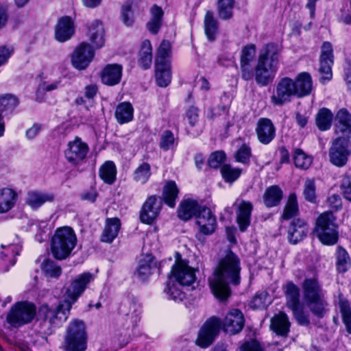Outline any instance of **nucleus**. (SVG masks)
<instances>
[{
	"mask_svg": "<svg viewBox=\"0 0 351 351\" xmlns=\"http://www.w3.org/2000/svg\"><path fill=\"white\" fill-rule=\"evenodd\" d=\"M95 280L94 274L84 272L75 276L65 293V300L54 308L43 304L39 309L40 316L47 320L50 324L58 326L65 322L74 304L86 289Z\"/></svg>",
	"mask_w": 351,
	"mask_h": 351,
	"instance_id": "f257e3e1",
	"label": "nucleus"
},
{
	"mask_svg": "<svg viewBox=\"0 0 351 351\" xmlns=\"http://www.w3.org/2000/svg\"><path fill=\"white\" fill-rule=\"evenodd\" d=\"M240 263L237 256L228 251L220 259L213 276L209 280L210 287L216 298L223 300L229 296V284L238 285L240 283Z\"/></svg>",
	"mask_w": 351,
	"mask_h": 351,
	"instance_id": "f03ea898",
	"label": "nucleus"
},
{
	"mask_svg": "<svg viewBox=\"0 0 351 351\" xmlns=\"http://www.w3.org/2000/svg\"><path fill=\"white\" fill-rule=\"evenodd\" d=\"M195 280L194 269L189 265L187 261L182 259L181 255L177 253L165 289L168 298L178 302L182 301L185 298L182 288L193 285Z\"/></svg>",
	"mask_w": 351,
	"mask_h": 351,
	"instance_id": "7ed1b4c3",
	"label": "nucleus"
},
{
	"mask_svg": "<svg viewBox=\"0 0 351 351\" xmlns=\"http://www.w3.org/2000/svg\"><path fill=\"white\" fill-rule=\"evenodd\" d=\"M76 243L77 237L72 228H58L51 239V253L56 259L63 260L71 254Z\"/></svg>",
	"mask_w": 351,
	"mask_h": 351,
	"instance_id": "20e7f679",
	"label": "nucleus"
},
{
	"mask_svg": "<svg viewBox=\"0 0 351 351\" xmlns=\"http://www.w3.org/2000/svg\"><path fill=\"white\" fill-rule=\"evenodd\" d=\"M314 233L324 245H332L337 242V226L332 212H325L319 216Z\"/></svg>",
	"mask_w": 351,
	"mask_h": 351,
	"instance_id": "39448f33",
	"label": "nucleus"
},
{
	"mask_svg": "<svg viewBox=\"0 0 351 351\" xmlns=\"http://www.w3.org/2000/svg\"><path fill=\"white\" fill-rule=\"evenodd\" d=\"M86 333L84 323L73 319L69 324L64 341L66 351H84L86 349Z\"/></svg>",
	"mask_w": 351,
	"mask_h": 351,
	"instance_id": "423d86ee",
	"label": "nucleus"
},
{
	"mask_svg": "<svg viewBox=\"0 0 351 351\" xmlns=\"http://www.w3.org/2000/svg\"><path fill=\"white\" fill-rule=\"evenodd\" d=\"M36 315L34 304L27 302L16 303L7 315L8 322L14 327H19L30 322Z\"/></svg>",
	"mask_w": 351,
	"mask_h": 351,
	"instance_id": "0eeeda50",
	"label": "nucleus"
},
{
	"mask_svg": "<svg viewBox=\"0 0 351 351\" xmlns=\"http://www.w3.org/2000/svg\"><path fill=\"white\" fill-rule=\"evenodd\" d=\"M221 327V321L217 317L208 319L200 328L195 340L197 346L206 348L213 344Z\"/></svg>",
	"mask_w": 351,
	"mask_h": 351,
	"instance_id": "6e6552de",
	"label": "nucleus"
},
{
	"mask_svg": "<svg viewBox=\"0 0 351 351\" xmlns=\"http://www.w3.org/2000/svg\"><path fill=\"white\" fill-rule=\"evenodd\" d=\"M351 138L339 136L332 142L329 152L330 161L337 167L344 166L351 154Z\"/></svg>",
	"mask_w": 351,
	"mask_h": 351,
	"instance_id": "1a4fd4ad",
	"label": "nucleus"
},
{
	"mask_svg": "<svg viewBox=\"0 0 351 351\" xmlns=\"http://www.w3.org/2000/svg\"><path fill=\"white\" fill-rule=\"evenodd\" d=\"M293 97H295L293 79L285 77L276 84L271 96V102L274 106H281L290 102Z\"/></svg>",
	"mask_w": 351,
	"mask_h": 351,
	"instance_id": "9d476101",
	"label": "nucleus"
},
{
	"mask_svg": "<svg viewBox=\"0 0 351 351\" xmlns=\"http://www.w3.org/2000/svg\"><path fill=\"white\" fill-rule=\"evenodd\" d=\"M88 151V144L80 137L76 136L74 140L68 143L64 151V156L69 163L77 165L85 160Z\"/></svg>",
	"mask_w": 351,
	"mask_h": 351,
	"instance_id": "9b49d317",
	"label": "nucleus"
},
{
	"mask_svg": "<svg viewBox=\"0 0 351 351\" xmlns=\"http://www.w3.org/2000/svg\"><path fill=\"white\" fill-rule=\"evenodd\" d=\"M95 51L93 47L86 42H82L75 47L72 53V65L77 70H84L93 61Z\"/></svg>",
	"mask_w": 351,
	"mask_h": 351,
	"instance_id": "f8f14e48",
	"label": "nucleus"
},
{
	"mask_svg": "<svg viewBox=\"0 0 351 351\" xmlns=\"http://www.w3.org/2000/svg\"><path fill=\"white\" fill-rule=\"evenodd\" d=\"M333 49L330 43L324 42L321 47L320 66L319 72L320 81L325 84L329 82L332 77V66L333 64Z\"/></svg>",
	"mask_w": 351,
	"mask_h": 351,
	"instance_id": "ddd939ff",
	"label": "nucleus"
},
{
	"mask_svg": "<svg viewBox=\"0 0 351 351\" xmlns=\"http://www.w3.org/2000/svg\"><path fill=\"white\" fill-rule=\"evenodd\" d=\"M162 202L160 197L151 195L144 202L141 213V221L147 224H151L158 216L162 208Z\"/></svg>",
	"mask_w": 351,
	"mask_h": 351,
	"instance_id": "4468645a",
	"label": "nucleus"
},
{
	"mask_svg": "<svg viewBox=\"0 0 351 351\" xmlns=\"http://www.w3.org/2000/svg\"><path fill=\"white\" fill-rule=\"evenodd\" d=\"M244 322L245 319L242 312L238 309H232L221 322V328L226 333L233 335L242 330Z\"/></svg>",
	"mask_w": 351,
	"mask_h": 351,
	"instance_id": "2eb2a0df",
	"label": "nucleus"
},
{
	"mask_svg": "<svg viewBox=\"0 0 351 351\" xmlns=\"http://www.w3.org/2000/svg\"><path fill=\"white\" fill-rule=\"evenodd\" d=\"M199 232L203 234H213L216 228L217 220L210 208L203 206L196 217Z\"/></svg>",
	"mask_w": 351,
	"mask_h": 351,
	"instance_id": "dca6fc26",
	"label": "nucleus"
},
{
	"mask_svg": "<svg viewBox=\"0 0 351 351\" xmlns=\"http://www.w3.org/2000/svg\"><path fill=\"white\" fill-rule=\"evenodd\" d=\"M21 251V245L18 241L16 243L2 244L0 247V261L5 267V271L13 266L16 261V256Z\"/></svg>",
	"mask_w": 351,
	"mask_h": 351,
	"instance_id": "f3484780",
	"label": "nucleus"
},
{
	"mask_svg": "<svg viewBox=\"0 0 351 351\" xmlns=\"http://www.w3.org/2000/svg\"><path fill=\"white\" fill-rule=\"evenodd\" d=\"M234 206H237V221L241 232L246 230L250 223L252 204L242 199H236Z\"/></svg>",
	"mask_w": 351,
	"mask_h": 351,
	"instance_id": "a211bd4d",
	"label": "nucleus"
},
{
	"mask_svg": "<svg viewBox=\"0 0 351 351\" xmlns=\"http://www.w3.org/2000/svg\"><path fill=\"white\" fill-rule=\"evenodd\" d=\"M280 51L278 45L267 44L260 51L258 60L277 69Z\"/></svg>",
	"mask_w": 351,
	"mask_h": 351,
	"instance_id": "6ab92c4d",
	"label": "nucleus"
},
{
	"mask_svg": "<svg viewBox=\"0 0 351 351\" xmlns=\"http://www.w3.org/2000/svg\"><path fill=\"white\" fill-rule=\"evenodd\" d=\"M258 141L264 145L269 144L276 136V128L271 121L267 118L258 120L256 128Z\"/></svg>",
	"mask_w": 351,
	"mask_h": 351,
	"instance_id": "aec40b11",
	"label": "nucleus"
},
{
	"mask_svg": "<svg viewBox=\"0 0 351 351\" xmlns=\"http://www.w3.org/2000/svg\"><path fill=\"white\" fill-rule=\"evenodd\" d=\"M302 287L305 302L324 295L322 285L318 282L316 276L306 277L302 282Z\"/></svg>",
	"mask_w": 351,
	"mask_h": 351,
	"instance_id": "412c9836",
	"label": "nucleus"
},
{
	"mask_svg": "<svg viewBox=\"0 0 351 351\" xmlns=\"http://www.w3.org/2000/svg\"><path fill=\"white\" fill-rule=\"evenodd\" d=\"M75 33L74 23L71 17H61L55 28V38L61 43L69 40Z\"/></svg>",
	"mask_w": 351,
	"mask_h": 351,
	"instance_id": "4be33fe9",
	"label": "nucleus"
},
{
	"mask_svg": "<svg viewBox=\"0 0 351 351\" xmlns=\"http://www.w3.org/2000/svg\"><path fill=\"white\" fill-rule=\"evenodd\" d=\"M335 133L339 136L351 138V114L345 110L338 111L335 118Z\"/></svg>",
	"mask_w": 351,
	"mask_h": 351,
	"instance_id": "5701e85b",
	"label": "nucleus"
},
{
	"mask_svg": "<svg viewBox=\"0 0 351 351\" xmlns=\"http://www.w3.org/2000/svg\"><path fill=\"white\" fill-rule=\"evenodd\" d=\"M293 88L296 97L301 98L310 95L313 88V81L311 75L307 72L299 73L293 80Z\"/></svg>",
	"mask_w": 351,
	"mask_h": 351,
	"instance_id": "b1692460",
	"label": "nucleus"
},
{
	"mask_svg": "<svg viewBox=\"0 0 351 351\" xmlns=\"http://www.w3.org/2000/svg\"><path fill=\"white\" fill-rule=\"evenodd\" d=\"M87 36L93 45V48L98 49L104 45V29L99 20H94L87 25Z\"/></svg>",
	"mask_w": 351,
	"mask_h": 351,
	"instance_id": "393cba45",
	"label": "nucleus"
},
{
	"mask_svg": "<svg viewBox=\"0 0 351 351\" xmlns=\"http://www.w3.org/2000/svg\"><path fill=\"white\" fill-rule=\"evenodd\" d=\"M202 208L203 206L199 205L196 200L183 199L178 208V217L183 221H188L194 216L197 217Z\"/></svg>",
	"mask_w": 351,
	"mask_h": 351,
	"instance_id": "a878e982",
	"label": "nucleus"
},
{
	"mask_svg": "<svg viewBox=\"0 0 351 351\" xmlns=\"http://www.w3.org/2000/svg\"><path fill=\"white\" fill-rule=\"evenodd\" d=\"M308 231V225L304 220H293L288 230V239L291 243L296 244L302 241Z\"/></svg>",
	"mask_w": 351,
	"mask_h": 351,
	"instance_id": "bb28decb",
	"label": "nucleus"
},
{
	"mask_svg": "<svg viewBox=\"0 0 351 351\" xmlns=\"http://www.w3.org/2000/svg\"><path fill=\"white\" fill-rule=\"evenodd\" d=\"M54 197V195L51 193L29 191L27 194L25 202L32 209L36 210L46 202H53Z\"/></svg>",
	"mask_w": 351,
	"mask_h": 351,
	"instance_id": "cd10ccee",
	"label": "nucleus"
},
{
	"mask_svg": "<svg viewBox=\"0 0 351 351\" xmlns=\"http://www.w3.org/2000/svg\"><path fill=\"white\" fill-rule=\"evenodd\" d=\"M122 66L117 64L106 65L101 73V78L104 84L114 86L119 83L122 76Z\"/></svg>",
	"mask_w": 351,
	"mask_h": 351,
	"instance_id": "c85d7f7f",
	"label": "nucleus"
},
{
	"mask_svg": "<svg viewBox=\"0 0 351 351\" xmlns=\"http://www.w3.org/2000/svg\"><path fill=\"white\" fill-rule=\"evenodd\" d=\"M18 198L16 192L10 188L0 189V214L6 213L15 206Z\"/></svg>",
	"mask_w": 351,
	"mask_h": 351,
	"instance_id": "c756f323",
	"label": "nucleus"
},
{
	"mask_svg": "<svg viewBox=\"0 0 351 351\" xmlns=\"http://www.w3.org/2000/svg\"><path fill=\"white\" fill-rule=\"evenodd\" d=\"M276 70V69L270 67V66L258 60L254 69V77L256 83L261 86L267 85L273 79V73Z\"/></svg>",
	"mask_w": 351,
	"mask_h": 351,
	"instance_id": "7c9ffc66",
	"label": "nucleus"
},
{
	"mask_svg": "<svg viewBox=\"0 0 351 351\" xmlns=\"http://www.w3.org/2000/svg\"><path fill=\"white\" fill-rule=\"evenodd\" d=\"M121 228V221L119 219L108 218L106 220L105 226L101 234V241L102 242L112 243L117 237Z\"/></svg>",
	"mask_w": 351,
	"mask_h": 351,
	"instance_id": "2f4dec72",
	"label": "nucleus"
},
{
	"mask_svg": "<svg viewBox=\"0 0 351 351\" xmlns=\"http://www.w3.org/2000/svg\"><path fill=\"white\" fill-rule=\"evenodd\" d=\"M271 329L278 335L287 336L290 328V322L287 315L280 312L275 315L271 319Z\"/></svg>",
	"mask_w": 351,
	"mask_h": 351,
	"instance_id": "473e14b6",
	"label": "nucleus"
},
{
	"mask_svg": "<svg viewBox=\"0 0 351 351\" xmlns=\"http://www.w3.org/2000/svg\"><path fill=\"white\" fill-rule=\"evenodd\" d=\"M287 306L288 308H295L300 305V290L293 282H287L283 287Z\"/></svg>",
	"mask_w": 351,
	"mask_h": 351,
	"instance_id": "72a5a7b5",
	"label": "nucleus"
},
{
	"mask_svg": "<svg viewBox=\"0 0 351 351\" xmlns=\"http://www.w3.org/2000/svg\"><path fill=\"white\" fill-rule=\"evenodd\" d=\"M156 80L160 87L167 86L171 81L170 64H155Z\"/></svg>",
	"mask_w": 351,
	"mask_h": 351,
	"instance_id": "f704fd0d",
	"label": "nucleus"
},
{
	"mask_svg": "<svg viewBox=\"0 0 351 351\" xmlns=\"http://www.w3.org/2000/svg\"><path fill=\"white\" fill-rule=\"evenodd\" d=\"M134 109L129 102L119 104L115 110V117L120 124L131 121L133 119Z\"/></svg>",
	"mask_w": 351,
	"mask_h": 351,
	"instance_id": "c9c22d12",
	"label": "nucleus"
},
{
	"mask_svg": "<svg viewBox=\"0 0 351 351\" xmlns=\"http://www.w3.org/2000/svg\"><path fill=\"white\" fill-rule=\"evenodd\" d=\"M121 311L127 316H130L133 322L139 320L141 306L135 300L127 299L121 304Z\"/></svg>",
	"mask_w": 351,
	"mask_h": 351,
	"instance_id": "e433bc0d",
	"label": "nucleus"
},
{
	"mask_svg": "<svg viewBox=\"0 0 351 351\" xmlns=\"http://www.w3.org/2000/svg\"><path fill=\"white\" fill-rule=\"evenodd\" d=\"M99 175L105 183L113 184L117 176V168L114 163L110 160L104 162L99 168Z\"/></svg>",
	"mask_w": 351,
	"mask_h": 351,
	"instance_id": "4c0bfd02",
	"label": "nucleus"
},
{
	"mask_svg": "<svg viewBox=\"0 0 351 351\" xmlns=\"http://www.w3.org/2000/svg\"><path fill=\"white\" fill-rule=\"evenodd\" d=\"M282 197V191L277 186H271L267 189L263 196L264 204L267 207L277 206Z\"/></svg>",
	"mask_w": 351,
	"mask_h": 351,
	"instance_id": "58836bf2",
	"label": "nucleus"
},
{
	"mask_svg": "<svg viewBox=\"0 0 351 351\" xmlns=\"http://www.w3.org/2000/svg\"><path fill=\"white\" fill-rule=\"evenodd\" d=\"M152 62V47L150 41L145 40L142 43L139 51V65L144 69L150 67Z\"/></svg>",
	"mask_w": 351,
	"mask_h": 351,
	"instance_id": "ea45409f",
	"label": "nucleus"
},
{
	"mask_svg": "<svg viewBox=\"0 0 351 351\" xmlns=\"http://www.w3.org/2000/svg\"><path fill=\"white\" fill-rule=\"evenodd\" d=\"M204 31L209 40L215 39L218 32V23L210 11H208L204 17Z\"/></svg>",
	"mask_w": 351,
	"mask_h": 351,
	"instance_id": "a19ab883",
	"label": "nucleus"
},
{
	"mask_svg": "<svg viewBox=\"0 0 351 351\" xmlns=\"http://www.w3.org/2000/svg\"><path fill=\"white\" fill-rule=\"evenodd\" d=\"M332 119L333 114L331 111L328 108H323L316 115V125L320 130H328L331 126Z\"/></svg>",
	"mask_w": 351,
	"mask_h": 351,
	"instance_id": "79ce46f5",
	"label": "nucleus"
},
{
	"mask_svg": "<svg viewBox=\"0 0 351 351\" xmlns=\"http://www.w3.org/2000/svg\"><path fill=\"white\" fill-rule=\"evenodd\" d=\"M151 19L147 23V27L152 34H156L162 24L163 11L161 8L157 5H154L151 9Z\"/></svg>",
	"mask_w": 351,
	"mask_h": 351,
	"instance_id": "37998d69",
	"label": "nucleus"
},
{
	"mask_svg": "<svg viewBox=\"0 0 351 351\" xmlns=\"http://www.w3.org/2000/svg\"><path fill=\"white\" fill-rule=\"evenodd\" d=\"M306 304L312 313L318 317H324L328 311V303L324 300V296H319L318 298L311 300L306 302Z\"/></svg>",
	"mask_w": 351,
	"mask_h": 351,
	"instance_id": "c03bdc74",
	"label": "nucleus"
},
{
	"mask_svg": "<svg viewBox=\"0 0 351 351\" xmlns=\"http://www.w3.org/2000/svg\"><path fill=\"white\" fill-rule=\"evenodd\" d=\"M178 189L175 182H168L163 188V198L165 202L173 208L176 205V199L178 197Z\"/></svg>",
	"mask_w": 351,
	"mask_h": 351,
	"instance_id": "a18cd8bd",
	"label": "nucleus"
},
{
	"mask_svg": "<svg viewBox=\"0 0 351 351\" xmlns=\"http://www.w3.org/2000/svg\"><path fill=\"white\" fill-rule=\"evenodd\" d=\"M171 49L170 42L163 40L157 51L156 64H170Z\"/></svg>",
	"mask_w": 351,
	"mask_h": 351,
	"instance_id": "49530a36",
	"label": "nucleus"
},
{
	"mask_svg": "<svg viewBox=\"0 0 351 351\" xmlns=\"http://www.w3.org/2000/svg\"><path fill=\"white\" fill-rule=\"evenodd\" d=\"M337 269L339 272L344 273L351 266V261L348 253L341 247H337Z\"/></svg>",
	"mask_w": 351,
	"mask_h": 351,
	"instance_id": "de8ad7c7",
	"label": "nucleus"
},
{
	"mask_svg": "<svg viewBox=\"0 0 351 351\" xmlns=\"http://www.w3.org/2000/svg\"><path fill=\"white\" fill-rule=\"evenodd\" d=\"M298 213V205L297 197L295 193H291L288 197V201L285 207L282 218L284 219H289L296 215Z\"/></svg>",
	"mask_w": 351,
	"mask_h": 351,
	"instance_id": "09e8293b",
	"label": "nucleus"
},
{
	"mask_svg": "<svg viewBox=\"0 0 351 351\" xmlns=\"http://www.w3.org/2000/svg\"><path fill=\"white\" fill-rule=\"evenodd\" d=\"M151 176V167L147 162H143L134 172V180L141 184H145Z\"/></svg>",
	"mask_w": 351,
	"mask_h": 351,
	"instance_id": "8fccbe9b",
	"label": "nucleus"
},
{
	"mask_svg": "<svg viewBox=\"0 0 351 351\" xmlns=\"http://www.w3.org/2000/svg\"><path fill=\"white\" fill-rule=\"evenodd\" d=\"M234 0H217L219 16L223 20H227L232 16Z\"/></svg>",
	"mask_w": 351,
	"mask_h": 351,
	"instance_id": "3c124183",
	"label": "nucleus"
},
{
	"mask_svg": "<svg viewBox=\"0 0 351 351\" xmlns=\"http://www.w3.org/2000/svg\"><path fill=\"white\" fill-rule=\"evenodd\" d=\"M293 161L297 167L306 169L312 164V158L306 155L302 150L298 149L295 150Z\"/></svg>",
	"mask_w": 351,
	"mask_h": 351,
	"instance_id": "603ef678",
	"label": "nucleus"
},
{
	"mask_svg": "<svg viewBox=\"0 0 351 351\" xmlns=\"http://www.w3.org/2000/svg\"><path fill=\"white\" fill-rule=\"evenodd\" d=\"M18 104V99L14 95H6L0 97V114L4 112H12Z\"/></svg>",
	"mask_w": 351,
	"mask_h": 351,
	"instance_id": "864d4df0",
	"label": "nucleus"
},
{
	"mask_svg": "<svg viewBox=\"0 0 351 351\" xmlns=\"http://www.w3.org/2000/svg\"><path fill=\"white\" fill-rule=\"evenodd\" d=\"M41 269L46 276L51 278H58L62 272L61 268L50 260H45L42 263Z\"/></svg>",
	"mask_w": 351,
	"mask_h": 351,
	"instance_id": "5fc2aeb1",
	"label": "nucleus"
},
{
	"mask_svg": "<svg viewBox=\"0 0 351 351\" xmlns=\"http://www.w3.org/2000/svg\"><path fill=\"white\" fill-rule=\"evenodd\" d=\"M221 173L222 177L226 182H232L240 176L241 169L239 168H233L229 165H225L221 167Z\"/></svg>",
	"mask_w": 351,
	"mask_h": 351,
	"instance_id": "6e6d98bb",
	"label": "nucleus"
},
{
	"mask_svg": "<svg viewBox=\"0 0 351 351\" xmlns=\"http://www.w3.org/2000/svg\"><path fill=\"white\" fill-rule=\"evenodd\" d=\"M121 19L125 25L132 26L134 23V8L129 4L123 5L121 10Z\"/></svg>",
	"mask_w": 351,
	"mask_h": 351,
	"instance_id": "4d7b16f0",
	"label": "nucleus"
},
{
	"mask_svg": "<svg viewBox=\"0 0 351 351\" xmlns=\"http://www.w3.org/2000/svg\"><path fill=\"white\" fill-rule=\"evenodd\" d=\"M154 267V263L151 259L141 261L136 270V274L141 280H144L152 274Z\"/></svg>",
	"mask_w": 351,
	"mask_h": 351,
	"instance_id": "13d9d810",
	"label": "nucleus"
},
{
	"mask_svg": "<svg viewBox=\"0 0 351 351\" xmlns=\"http://www.w3.org/2000/svg\"><path fill=\"white\" fill-rule=\"evenodd\" d=\"M251 156V148L246 144H243L234 154L236 161L243 164H247Z\"/></svg>",
	"mask_w": 351,
	"mask_h": 351,
	"instance_id": "bf43d9fd",
	"label": "nucleus"
},
{
	"mask_svg": "<svg viewBox=\"0 0 351 351\" xmlns=\"http://www.w3.org/2000/svg\"><path fill=\"white\" fill-rule=\"evenodd\" d=\"M256 54V47L250 44L245 46L241 51L240 63H252Z\"/></svg>",
	"mask_w": 351,
	"mask_h": 351,
	"instance_id": "052dcab7",
	"label": "nucleus"
},
{
	"mask_svg": "<svg viewBox=\"0 0 351 351\" xmlns=\"http://www.w3.org/2000/svg\"><path fill=\"white\" fill-rule=\"evenodd\" d=\"M160 146L161 149L165 151L174 147L175 137L171 131L166 130L162 133L160 138Z\"/></svg>",
	"mask_w": 351,
	"mask_h": 351,
	"instance_id": "680f3d73",
	"label": "nucleus"
},
{
	"mask_svg": "<svg viewBox=\"0 0 351 351\" xmlns=\"http://www.w3.org/2000/svg\"><path fill=\"white\" fill-rule=\"evenodd\" d=\"M306 200L310 202H315L316 199L315 185L313 180H306L303 191Z\"/></svg>",
	"mask_w": 351,
	"mask_h": 351,
	"instance_id": "e2e57ef3",
	"label": "nucleus"
},
{
	"mask_svg": "<svg viewBox=\"0 0 351 351\" xmlns=\"http://www.w3.org/2000/svg\"><path fill=\"white\" fill-rule=\"evenodd\" d=\"M268 294L265 291L257 293L251 301L253 308H263L267 305Z\"/></svg>",
	"mask_w": 351,
	"mask_h": 351,
	"instance_id": "0e129e2a",
	"label": "nucleus"
},
{
	"mask_svg": "<svg viewBox=\"0 0 351 351\" xmlns=\"http://www.w3.org/2000/svg\"><path fill=\"white\" fill-rule=\"evenodd\" d=\"M226 155L223 152H215L213 153L208 159V165L212 168H218L224 162Z\"/></svg>",
	"mask_w": 351,
	"mask_h": 351,
	"instance_id": "69168bd1",
	"label": "nucleus"
},
{
	"mask_svg": "<svg viewBox=\"0 0 351 351\" xmlns=\"http://www.w3.org/2000/svg\"><path fill=\"white\" fill-rule=\"evenodd\" d=\"M290 309L292 311L295 319L300 325L306 326L309 324L308 316L304 312L300 305L295 308H291Z\"/></svg>",
	"mask_w": 351,
	"mask_h": 351,
	"instance_id": "338daca9",
	"label": "nucleus"
},
{
	"mask_svg": "<svg viewBox=\"0 0 351 351\" xmlns=\"http://www.w3.org/2000/svg\"><path fill=\"white\" fill-rule=\"evenodd\" d=\"M341 189L343 197L351 202V175H345L343 178Z\"/></svg>",
	"mask_w": 351,
	"mask_h": 351,
	"instance_id": "774afa93",
	"label": "nucleus"
}]
</instances>
